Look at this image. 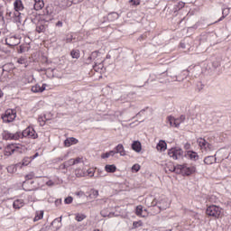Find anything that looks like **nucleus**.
Returning a JSON list of instances; mask_svg holds the SVG:
<instances>
[{"mask_svg":"<svg viewBox=\"0 0 231 231\" xmlns=\"http://www.w3.org/2000/svg\"><path fill=\"white\" fill-rule=\"evenodd\" d=\"M171 172L175 174H182V176H192L197 172L196 165L189 166L188 163L177 164L176 167H172Z\"/></svg>","mask_w":231,"mask_h":231,"instance_id":"obj_1","label":"nucleus"},{"mask_svg":"<svg viewBox=\"0 0 231 231\" xmlns=\"http://www.w3.org/2000/svg\"><path fill=\"white\" fill-rule=\"evenodd\" d=\"M206 214L209 217H214L215 219H219L221 214H223V208L217 205H210L206 209Z\"/></svg>","mask_w":231,"mask_h":231,"instance_id":"obj_2","label":"nucleus"},{"mask_svg":"<svg viewBox=\"0 0 231 231\" xmlns=\"http://www.w3.org/2000/svg\"><path fill=\"white\" fill-rule=\"evenodd\" d=\"M147 205L155 208L154 214H160L162 210H167L169 208V204L163 200L158 202L156 199H153L151 204L147 203Z\"/></svg>","mask_w":231,"mask_h":231,"instance_id":"obj_3","label":"nucleus"},{"mask_svg":"<svg viewBox=\"0 0 231 231\" xmlns=\"http://www.w3.org/2000/svg\"><path fill=\"white\" fill-rule=\"evenodd\" d=\"M17 116V113L14 109H7L4 115H2V120L5 124L14 122Z\"/></svg>","mask_w":231,"mask_h":231,"instance_id":"obj_4","label":"nucleus"},{"mask_svg":"<svg viewBox=\"0 0 231 231\" xmlns=\"http://www.w3.org/2000/svg\"><path fill=\"white\" fill-rule=\"evenodd\" d=\"M20 138H32V140H35V138H38V134L35 132V129L33 127H27L25 130H23L22 133L18 132Z\"/></svg>","mask_w":231,"mask_h":231,"instance_id":"obj_5","label":"nucleus"},{"mask_svg":"<svg viewBox=\"0 0 231 231\" xmlns=\"http://www.w3.org/2000/svg\"><path fill=\"white\" fill-rule=\"evenodd\" d=\"M5 44L9 46V48H15V46H19V44H21V35L14 34L5 38Z\"/></svg>","mask_w":231,"mask_h":231,"instance_id":"obj_6","label":"nucleus"},{"mask_svg":"<svg viewBox=\"0 0 231 231\" xmlns=\"http://www.w3.org/2000/svg\"><path fill=\"white\" fill-rule=\"evenodd\" d=\"M172 71H174V69H170L169 70H167V73L170 74V77H171V79H175L174 80L176 82H183L184 79H187V76L189 75V70H183L179 75L172 74Z\"/></svg>","mask_w":231,"mask_h":231,"instance_id":"obj_7","label":"nucleus"},{"mask_svg":"<svg viewBox=\"0 0 231 231\" xmlns=\"http://www.w3.org/2000/svg\"><path fill=\"white\" fill-rule=\"evenodd\" d=\"M168 155L174 160H180L183 158V150L181 148H171L168 151Z\"/></svg>","mask_w":231,"mask_h":231,"instance_id":"obj_8","label":"nucleus"},{"mask_svg":"<svg viewBox=\"0 0 231 231\" xmlns=\"http://www.w3.org/2000/svg\"><path fill=\"white\" fill-rule=\"evenodd\" d=\"M197 143H199V146L203 151H206V152L214 151V146L212 145V143H208L207 140H205V138L199 137L197 140Z\"/></svg>","mask_w":231,"mask_h":231,"instance_id":"obj_9","label":"nucleus"},{"mask_svg":"<svg viewBox=\"0 0 231 231\" xmlns=\"http://www.w3.org/2000/svg\"><path fill=\"white\" fill-rule=\"evenodd\" d=\"M19 138H20L19 132L15 134H12L9 131H4L3 133L4 140H19Z\"/></svg>","mask_w":231,"mask_h":231,"instance_id":"obj_10","label":"nucleus"},{"mask_svg":"<svg viewBox=\"0 0 231 231\" xmlns=\"http://www.w3.org/2000/svg\"><path fill=\"white\" fill-rule=\"evenodd\" d=\"M185 157L188 158V160H191V162H198L199 160V155L194 151H187Z\"/></svg>","mask_w":231,"mask_h":231,"instance_id":"obj_11","label":"nucleus"},{"mask_svg":"<svg viewBox=\"0 0 231 231\" xmlns=\"http://www.w3.org/2000/svg\"><path fill=\"white\" fill-rule=\"evenodd\" d=\"M79 143V139L75 137H69L64 141L65 147H71V145H77Z\"/></svg>","mask_w":231,"mask_h":231,"instance_id":"obj_12","label":"nucleus"},{"mask_svg":"<svg viewBox=\"0 0 231 231\" xmlns=\"http://www.w3.org/2000/svg\"><path fill=\"white\" fill-rule=\"evenodd\" d=\"M217 158H216L215 155H208L204 158V163L205 165H213V163H217Z\"/></svg>","mask_w":231,"mask_h":231,"instance_id":"obj_13","label":"nucleus"},{"mask_svg":"<svg viewBox=\"0 0 231 231\" xmlns=\"http://www.w3.org/2000/svg\"><path fill=\"white\" fill-rule=\"evenodd\" d=\"M45 90H46V84H42V87L39 84H36L32 87V93H42Z\"/></svg>","mask_w":231,"mask_h":231,"instance_id":"obj_14","label":"nucleus"},{"mask_svg":"<svg viewBox=\"0 0 231 231\" xmlns=\"http://www.w3.org/2000/svg\"><path fill=\"white\" fill-rule=\"evenodd\" d=\"M143 212H147V209H143V206L139 205L135 208V214L139 217H145V214Z\"/></svg>","mask_w":231,"mask_h":231,"instance_id":"obj_15","label":"nucleus"},{"mask_svg":"<svg viewBox=\"0 0 231 231\" xmlns=\"http://www.w3.org/2000/svg\"><path fill=\"white\" fill-rule=\"evenodd\" d=\"M116 154H120V156H125V149H124V144L119 143L115 148Z\"/></svg>","mask_w":231,"mask_h":231,"instance_id":"obj_16","label":"nucleus"},{"mask_svg":"<svg viewBox=\"0 0 231 231\" xmlns=\"http://www.w3.org/2000/svg\"><path fill=\"white\" fill-rule=\"evenodd\" d=\"M132 149L135 152H142V143H140V141H134L132 143Z\"/></svg>","mask_w":231,"mask_h":231,"instance_id":"obj_17","label":"nucleus"},{"mask_svg":"<svg viewBox=\"0 0 231 231\" xmlns=\"http://www.w3.org/2000/svg\"><path fill=\"white\" fill-rule=\"evenodd\" d=\"M227 15H230V7L222 8V16L218 19L217 23H221L223 19L226 18Z\"/></svg>","mask_w":231,"mask_h":231,"instance_id":"obj_18","label":"nucleus"},{"mask_svg":"<svg viewBox=\"0 0 231 231\" xmlns=\"http://www.w3.org/2000/svg\"><path fill=\"white\" fill-rule=\"evenodd\" d=\"M157 151H161V152H163V151H167V143L163 140H161L158 143H157Z\"/></svg>","mask_w":231,"mask_h":231,"instance_id":"obj_19","label":"nucleus"},{"mask_svg":"<svg viewBox=\"0 0 231 231\" xmlns=\"http://www.w3.org/2000/svg\"><path fill=\"white\" fill-rule=\"evenodd\" d=\"M24 207V200L23 199H16L13 203V208L16 210H19V208H23Z\"/></svg>","mask_w":231,"mask_h":231,"instance_id":"obj_20","label":"nucleus"},{"mask_svg":"<svg viewBox=\"0 0 231 231\" xmlns=\"http://www.w3.org/2000/svg\"><path fill=\"white\" fill-rule=\"evenodd\" d=\"M14 6L15 12H21L22 10H24V5H23V1L21 0L14 1Z\"/></svg>","mask_w":231,"mask_h":231,"instance_id":"obj_21","label":"nucleus"},{"mask_svg":"<svg viewBox=\"0 0 231 231\" xmlns=\"http://www.w3.org/2000/svg\"><path fill=\"white\" fill-rule=\"evenodd\" d=\"M34 10L39 11L44 8V1L43 0H34Z\"/></svg>","mask_w":231,"mask_h":231,"instance_id":"obj_22","label":"nucleus"},{"mask_svg":"<svg viewBox=\"0 0 231 231\" xmlns=\"http://www.w3.org/2000/svg\"><path fill=\"white\" fill-rule=\"evenodd\" d=\"M118 17H120L118 13L112 12L107 14V21H109L110 23H113V21H116V19H118Z\"/></svg>","mask_w":231,"mask_h":231,"instance_id":"obj_23","label":"nucleus"},{"mask_svg":"<svg viewBox=\"0 0 231 231\" xmlns=\"http://www.w3.org/2000/svg\"><path fill=\"white\" fill-rule=\"evenodd\" d=\"M13 149L14 144H8L4 152L5 156H12L14 154Z\"/></svg>","mask_w":231,"mask_h":231,"instance_id":"obj_24","label":"nucleus"},{"mask_svg":"<svg viewBox=\"0 0 231 231\" xmlns=\"http://www.w3.org/2000/svg\"><path fill=\"white\" fill-rule=\"evenodd\" d=\"M23 146L21 144L14 143L13 144V152H18L19 154H23Z\"/></svg>","mask_w":231,"mask_h":231,"instance_id":"obj_25","label":"nucleus"},{"mask_svg":"<svg viewBox=\"0 0 231 231\" xmlns=\"http://www.w3.org/2000/svg\"><path fill=\"white\" fill-rule=\"evenodd\" d=\"M105 171L110 173L116 172V166L115 164H106L105 166Z\"/></svg>","mask_w":231,"mask_h":231,"instance_id":"obj_26","label":"nucleus"},{"mask_svg":"<svg viewBox=\"0 0 231 231\" xmlns=\"http://www.w3.org/2000/svg\"><path fill=\"white\" fill-rule=\"evenodd\" d=\"M44 217V211L41 210V211H36L35 217L33 218V221H41V219H42Z\"/></svg>","mask_w":231,"mask_h":231,"instance_id":"obj_27","label":"nucleus"},{"mask_svg":"<svg viewBox=\"0 0 231 231\" xmlns=\"http://www.w3.org/2000/svg\"><path fill=\"white\" fill-rule=\"evenodd\" d=\"M185 115H181L179 118H175V127H180V125L185 122Z\"/></svg>","mask_w":231,"mask_h":231,"instance_id":"obj_28","label":"nucleus"},{"mask_svg":"<svg viewBox=\"0 0 231 231\" xmlns=\"http://www.w3.org/2000/svg\"><path fill=\"white\" fill-rule=\"evenodd\" d=\"M36 32L37 33H44L46 32V26L42 23H38L36 25Z\"/></svg>","mask_w":231,"mask_h":231,"instance_id":"obj_29","label":"nucleus"},{"mask_svg":"<svg viewBox=\"0 0 231 231\" xmlns=\"http://www.w3.org/2000/svg\"><path fill=\"white\" fill-rule=\"evenodd\" d=\"M87 216L82 213H78L75 215V220L78 221V223H80L86 219Z\"/></svg>","mask_w":231,"mask_h":231,"instance_id":"obj_30","label":"nucleus"},{"mask_svg":"<svg viewBox=\"0 0 231 231\" xmlns=\"http://www.w3.org/2000/svg\"><path fill=\"white\" fill-rule=\"evenodd\" d=\"M72 59H80V51L74 49L70 51Z\"/></svg>","mask_w":231,"mask_h":231,"instance_id":"obj_31","label":"nucleus"},{"mask_svg":"<svg viewBox=\"0 0 231 231\" xmlns=\"http://www.w3.org/2000/svg\"><path fill=\"white\" fill-rule=\"evenodd\" d=\"M167 122L170 124L171 127H176V118L172 116H169L167 117Z\"/></svg>","mask_w":231,"mask_h":231,"instance_id":"obj_32","label":"nucleus"},{"mask_svg":"<svg viewBox=\"0 0 231 231\" xmlns=\"http://www.w3.org/2000/svg\"><path fill=\"white\" fill-rule=\"evenodd\" d=\"M32 158L31 157H24L22 161V163H20L21 165H23V167H26L28 165H30V163H32Z\"/></svg>","mask_w":231,"mask_h":231,"instance_id":"obj_33","label":"nucleus"},{"mask_svg":"<svg viewBox=\"0 0 231 231\" xmlns=\"http://www.w3.org/2000/svg\"><path fill=\"white\" fill-rule=\"evenodd\" d=\"M46 121H48V118H46V116H40L38 118V122L42 127H43V125H46Z\"/></svg>","mask_w":231,"mask_h":231,"instance_id":"obj_34","label":"nucleus"},{"mask_svg":"<svg viewBox=\"0 0 231 231\" xmlns=\"http://www.w3.org/2000/svg\"><path fill=\"white\" fill-rule=\"evenodd\" d=\"M14 15H17V14H15V13H12V11H10V9H6L5 19L7 21H10V19H12V17H14Z\"/></svg>","mask_w":231,"mask_h":231,"instance_id":"obj_35","label":"nucleus"},{"mask_svg":"<svg viewBox=\"0 0 231 231\" xmlns=\"http://www.w3.org/2000/svg\"><path fill=\"white\" fill-rule=\"evenodd\" d=\"M140 226H143L142 220L133 222V228H140Z\"/></svg>","mask_w":231,"mask_h":231,"instance_id":"obj_36","label":"nucleus"},{"mask_svg":"<svg viewBox=\"0 0 231 231\" xmlns=\"http://www.w3.org/2000/svg\"><path fill=\"white\" fill-rule=\"evenodd\" d=\"M90 198H92L93 199L98 198V190L91 189V191H90Z\"/></svg>","mask_w":231,"mask_h":231,"instance_id":"obj_37","label":"nucleus"},{"mask_svg":"<svg viewBox=\"0 0 231 231\" xmlns=\"http://www.w3.org/2000/svg\"><path fill=\"white\" fill-rule=\"evenodd\" d=\"M5 22L4 12L0 11V25L5 26Z\"/></svg>","mask_w":231,"mask_h":231,"instance_id":"obj_38","label":"nucleus"},{"mask_svg":"<svg viewBox=\"0 0 231 231\" xmlns=\"http://www.w3.org/2000/svg\"><path fill=\"white\" fill-rule=\"evenodd\" d=\"M65 205H71L73 203V197L69 196L64 199Z\"/></svg>","mask_w":231,"mask_h":231,"instance_id":"obj_39","label":"nucleus"},{"mask_svg":"<svg viewBox=\"0 0 231 231\" xmlns=\"http://www.w3.org/2000/svg\"><path fill=\"white\" fill-rule=\"evenodd\" d=\"M141 169L140 164L136 163L132 166V172H138Z\"/></svg>","mask_w":231,"mask_h":231,"instance_id":"obj_40","label":"nucleus"},{"mask_svg":"<svg viewBox=\"0 0 231 231\" xmlns=\"http://www.w3.org/2000/svg\"><path fill=\"white\" fill-rule=\"evenodd\" d=\"M33 178H35V173H33V171H31L27 175H25L26 181H28L29 180H33Z\"/></svg>","mask_w":231,"mask_h":231,"instance_id":"obj_41","label":"nucleus"},{"mask_svg":"<svg viewBox=\"0 0 231 231\" xmlns=\"http://www.w3.org/2000/svg\"><path fill=\"white\" fill-rule=\"evenodd\" d=\"M44 15H51L53 14V11L51 10V7H46L43 11Z\"/></svg>","mask_w":231,"mask_h":231,"instance_id":"obj_42","label":"nucleus"},{"mask_svg":"<svg viewBox=\"0 0 231 231\" xmlns=\"http://www.w3.org/2000/svg\"><path fill=\"white\" fill-rule=\"evenodd\" d=\"M119 100L121 102H129V95H123V96H121Z\"/></svg>","mask_w":231,"mask_h":231,"instance_id":"obj_43","label":"nucleus"},{"mask_svg":"<svg viewBox=\"0 0 231 231\" xmlns=\"http://www.w3.org/2000/svg\"><path fill=\"white\" fill-rule=\"evenodd\" d=\"M60 221H62V217H60V218H55L52 222H51V226H53L54 225H60Z\"/></svg>","mask_w":231,"mask_h":231,"instance_id":"obj_44","label":"nucleus"},{"mask_svg":"<svg viewBox=\"0 0 231 231\" xmlns=\"http://www.w3.org/2000/svg\"><path fill=\"white\" fill-rule=\"evenodd\" d=\"M65 165L67 166V169L75 165L73 162V159H69V161L65 162Z\"/></svg>","mask_w":231,"mask_h":231,"instance_id":"obj_45","label":"nucleus"},{"mask_svg":"<svg viewBox=\"0 0 231 231\" xmlns=\"http://www.w3.org/2000/svg\"><path fill=\"white\" fill-rule=\"evenodd\" d=\"M14 171H15L14 166L11 165L7 167V172H9V174H14Z\"/></svg>","mask_w":231,"mask_h":231,"instance_id":"obj_46","label":"nucleus"},{"mask_svg":"<svg viewBox=\"0 0 231 231\" xmlns=\"http://www.w3.org/2000/svg\"><path fill=\"white\" fill-rule=\"evenodd\" d=\"M97 58V52H92L91 55L88 58V60H93V59Z\"/></svg>","mask_w":231,"mask_h":231,"instance_id":"obj_47","label":"nucleus"},{"mask_svg":"<svg viewBox=\"0 0 231 231\" xmlns=\"http://www.w3.org/2000/svg\"><path fill=\"white\" fill-rule=\"evenodd\" d=\"M80 162H82V158H80V157L73 159L74 165H77L78 163H80Z\"/></svg>","mask_w":231,"mask_h":231,"instance_id":"obj_48","label":"nucleus"},{"mask_svg":"<svg viewBox=\"0 0 231 231\" xmlns=\"http://www.w3.org/2000/svg\"><path fill=\"white\" fill-rule=\"evenodd\" d=\"M130 3H132L134 6H138V5H140V0H130Z\"/></svg>","mask_w":231,"mask_h":231,"instance_id":"obj_49","label":"nucleus"},{"mask_svg":"<svg viewBox=\"0 0 231 231\" xmlns=\"http://www.w3.org/2000/svg\"><path fill=\"white\" fill-rule=\"evenodd\" d=\"M109 156H110L109 152H106L101 154V158L103 160H106V158H109Z\"/></svg>","mask_w":231,"mask_h":231,"instance_id":"obj_50","label":"nucleus"},{"mask_svg":"<svg viewBox=\"0 0 231 231\" xmlns=\"http://www.w3.org/2000/svg\"><path fill=\"white\" fill-rule=\"evenodd\" d=\"M76 196H78L79 198H82V196H86V194L84 193V191H77Z\"/></svg>","mask_w":231,"mask_h":231,"instance_id":"obj_51","label":"nucleus"},{"mask_svg":"<svg viewBox=\"0 0 231 231\" xmlns=\"http://www.w3.org/2000/svg\"><path fill=\"white\" fill-rule=\"evenodd\" d=\"M46 185H47L48 187H53V185H55V182H53V180H48V181L46 182Z\"/></svg>","mask_w":231,"mask_h":231,"instance_id":"obj_52","label":"nucleus"},{"mask_svg":"<svg viewBox=\"0 0 231 231\" xmlns=\"http://www.w3.org/2000/svg\"><path fill=\"white\" fill-rule=\"evenodd\" d=\"M60 169L61 171H64V169H68V166H66V162H63L62 164L60 165Z\"/></svg>","mask_w":231,"mask_h":231,"instance_id":"obj_53","label":"nucleus"},{"mask_svg":"<svg viewBox=\"0 0 231 231\" xmlns=\"http://www.w3.org/2000/svg\"><path fill=\"white\" fill-rule=\"evenodd\" d=\"M145 113V109H142L140 112H138L135 116H142Z\"/></svg>","mask_w":231,"mask_h":231,"instance_id":"obj_54","label":"nucleus"},{"mask_svg":"<svg viewBox=\"0 0 231 231\" xmlns=\"http://www.w3.org/2000/svg\"><path fill=\"white\" fill-rule=\"evenodd\" d=\"M18 53H24V46L20 45Z\"/></svg>","mask_w":231,"mask_h":231,"instance_id":"obj_55","label":"nucleus"},{"mask_svg":"<svg viewBox=\"0 0 231 231\" xmlns=\"http://www.w3.org/2000/svg\"><path fill=\"white\" fill-rule=\"evenodd\" d=\"M88 176H90V178H93V176H95V172H93V171L91 170H88Z\"/></svg>","mask_w":231,"mask_h":231,"instance_id":"obj_56","label":"nucleus"},{"mask_svg":"<svg viewBox=\"0 0 231 231\" xmlns=\"http://www.w3.org/2000/svg\"><path fill=\"white\" fill-rule=\"evenodd\" d=\"M108 154H109V156H114L115 154H116V150L114 149V150L108 152Z\"/></svg>","mask_w":231,"mask_h":231,"instance_id":"obj_57","label":"nucleus"},{"mask_svg":"<svg viewBox=\"0 0 231 231\" xmlns=\"http://www.w3.org/2000/svg\"><path fill=\"white\" fill-rule=\"evenodd\" d=\"M56 26H58V28H62V21H58Z\"/></svg>","mask_w":231,"mask_h":231,"instance_id":"obj_58","label":"nucleus"},{"mask_svg":"<svg viewBox=\"0 0 231 231\" xmlns=\"http://www.w3.org/2000/svg\"><path fill=\"white\" fill-rule=\"evenodd\" d=\"M17 62H18V64H24V59L19 58V59L17 60Z\"/></svg>","mask_w":231,"mask_h":231,"instance_id":"obj_59","label":"nucleus"},{"mask_svg":"<svg viewBox=\"0 0 231 231\" xmlns=\"http://www.w3.org/2000/svg\"><path fill=\"white\" fill-rule=\"evenodd\" d=\"M39 156V152H36L34 155L31 156V160L33 161Z\"/></svg>","mask_w":231,"mask_h":231,"instance_id":"obj_60","label":"nucleus"},{"mask_svg":"<svg viewBox=\"0 0 231 231\" xmlns=\"http://www.w3.org/2000/svg\"><path fill=\"white\" fill-rule=\"evenodd\" d=\"M66 42H67V43L73 42V38H72V37L67 38V39H66Z\"/></svg>","mask_w":231,"mask_h":231,"instance_id":"obj_61","label":"nucleus"},{"mask_svg":"<svg viewBox=\"0 0 231 231\" xmlns=\"http://www.w3.org/2000/svg\"><path fill=\"white\" fill-rule=\"evenodd\" d=\"M184 149H186L187 151H189V149H190V143H187L184 145Z\"/></svg>","mask_w":231,"mask_h":231,"instance_id":"obj_62","label":"nucleus"},{"mask_svg":"<svg viewBox=\"0 0 231 231\" xmlns=\"http://www.w3.org/2000/svg\"><path fill=\"white\" fill-rule=\"evenodd\" d=\"M101 216L103 217H107V216H109V215L106 214L105 211L103 210V211H101Z\"/></svg>","mask_w":231,"mask_h":231,"instance_id":"obj_63","label":"nucleus"},{"mask_svg":"<svg viewBox=\"0 0 231 231\" xmlns=\"http://www.w3.org/2000/svg\"><path fill=\"white\" fill-rule=\"evenodd\" d=\"M172 167H176V166H174L172 164L168 165V169H169L170 172H171V171H172Z\"/></svg>","mask_w":231,"mask_h":231,"instance_id":"obj_64","label":"nucleus"}]
</instances>
